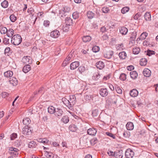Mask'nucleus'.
<instances>
[{
	"instance_id": "nucleus-2",
	"label": "nucleus",
	"mask_w": 158,
	"mask_h": 158,
	"mask_svg": "<svg viewBox=\"0 0 158 158\" xmlns=\"http://www.w3.org/2000/svg\"><path fill=\"white\" fill-rule=\"evenodd\" d=\"M123 155L119 152H113L112 151H109V158H122Z\"/></svg>"
},
{
	"instance_id": "nucleus-55",
	"label": "nucleus",
	"mask_w": 158,
	"mask_h": 158,
	"mask_svg": "<svg viewBox=\"0 0 158 158\" xmlns=\"http://www.w3.org/2000/svg\"><path fill=\"white\" fill-rule=\"evenodd\" d=\"M155 52L153 51H151L150 50H148L147 51V55L150 56L152 55L155 54Z\"/></svg>"
},
{
	"instance_id": "nucleus-36",
	"label": "nucleus",
	"mask_w": 158,
	"mask_h": 158,
	"mask_svg": "<svg viewBox=\"0 0 158 158\" xmlns=\"http://www.w3.org/2000/svg\"><path fill=\"white\" fill-rule=\"evenodd\" d=\"M87 15L88 18L92 19L94 17V14L92 11H89L87 12Z\"/></svg>"
},
{
	"instance_id": "nucleus-14",
	"label": "nucleus",
	"mask_w": 158,
	"mask_h": 158,
	"mask_svg": "<svg viewBox=\"0 0 158 158\" xmlns=\"http://www.w3.org/2000/svg\"><path fill=\"white\" fill-rule=\"evenodd\" d=\"M89 141V139L88 138L87 135H84L80 139V142L83 144H86Z\"/></svg>"
},
{
	"instance_id": "nucleus-28",
	"label": "nucleus",
	"mask_w": 158,
	"mask_h": 158,
	"mask_svg": "<svg viewBox=\"0 0 158 158\" xmlns=\"http://www.w3.org/2000/svg\"><path fill=\"white\" fill-rule=\"evenodd\" d=\"M13 75V73L10 71H8L4 73V75L5 77H11Z\"/></svg>"
},
{
	"instance_id": "nucleus-60",
	"label": "nucleus",
	"mask_w": 158,
	"mask_h": 158,
	"mask_svg": "<svg viewBox=\"0 0 158 158\" xmlns=\"http://www.w3.org/2000/svg\"><path fill=\"white\" fill-rule=\"evenodd\" d=\"M9 39L5 38L3 40V43L5 44H9Z\"/></svg>"
},
{
	"instance_id": "nucleus-37",
	"label": "nucleus",
	"mask_w": 158,
	"mask_h": 158,
	"mask_svg": "<svg viewBox=\"0 0 158 158\" xmlns=\"http://www.w3.org/2000/svg\"><path fill=\"white\" fill-rule=\"evenodd\" d=\"M69 129L71 131L74 132L77 130V128L75 125L72 124L69 127Z\"/></svg>"
},
{
	"instance_id": "nucleus-12",
	"label": "nucleus",
	"mask_w": 158,
	"mask_h": 158,
	"mask_svg": "<svg viewBox=\"0 0 158 158\" xmlns=\"http://www.w3.org/2000/svg\"><path fill=\"white\" fill-rule=\"evenodd\" d=\"M151 71L147 68L145 69L143 71V75L145 77H149L151 76Z\"/></svg>"
},
{
	"instance_id": "nucleus-27",
	"label": "nucleus",
	"mask_w": 158,
	"mask_h": 158,
	"mask_svg": "<svg viewBox=\"0 0 158 158\" xmlns=\"http://www.w3.org/2000/svg\"><path fill=\"white\" fill-rule=\"evenodd\" d=\"M48 111L50 114H54L56 109L52 106H50L48 108Z\"/></svg>"
},
{
	"instance_id": "nucleus-62",
	"label": "nucleus",
	"mask_w": 158,
	"mask_h": 158,
	"mask_svg": "<svg viewBox=\"0 0 158 158\" xmlns=\"http://www.w3.org/2000/svg\"><path fill=\"white\" fill-rule=\"evenodd\" d=\"M15 144L17 145L18 146H20L22 141L20 140H17L15 142Z\"/></svg>"
},
{
	"instance_id": "nucleus-10",
	"label": "nucleus",
	"mask_w": 158,
	"mask_h": 158,
	"mask_svg": "<svg viewBox=\"0 0 158 158\" xmlns=\"http://www.w3.org/2000/svg\"><path fill=\"white\" fill-rule=\"evenodd\" d=\"M9 82L10 84L13 86H15L18 84V81L16 78L15 77H12L10 78Z\"/></svg>"
},
{
	"instance_id": "nucleus-22",
	"label": "nucleus",
	"mask_w": 158,
	"mask_h": 158,
	"mask_svg": "<svg viewBox=\"0 0 158 158\" xmlns=\"http://www.w3.org/2000/svg\"><path fill=\"white\" fill-rule=\"evenodd\" d=\"M144 17L146 21H150L151 20V16L150 12H146L144 15Z\"/></svg>"
},
{
	"instance_id": "nucleus-30",
	"label": "nucleus",
	"mask_w": 158,
	"mask_h": 158,
	"mask_svg": "<svg viewBox=\"0 0 158 158\" xmlns=\"http://www.w3.org/2000/svg\"><path fill=\"white\" fill-rule=\"evenodd\" d=\"M118 56L120 59H123L126 58L127 54L125 52H122L119 53Z\"/></svg>"
},
{
	"instance_id": "nucleus-50",
	"label": "nucleus",
	"mask_w": 158,
	"mask_h": 158,
	"mask_svg": "<svg viewBox=\"0 0 158 158\" xmlns=\"http://www.w3.org/2000/svg\"><path fill=\"white\" fill-rule=\"evenodd\" d=\"M72 16L74 19H76L79 17V14L77 12H74Z\"/></svg>"
},
{
	"instance_id": "nucleus-19",
	"label": "nucleus",
	"mask_w": 158,
	"mask_h": 158,
	"mask_svg": "<svg viewBox=\"0 0 158 158\" xmlns=\"http://www.w3.org/2000/svg\"><path fill=\"white\" fill-rule=\"evenodd\" d=\"M126 127L127 130H131L133 129L134 126L132 123L129 122L127 123L126 125Z\"/></svg>"
},
{
	"instance_id": "nucleus-23",
	"label": "nucleus",
	"mask_w": 158,
	"mask_h": 158,
	"mask_svg": "<svg viewBox=\"0 0 158 158\" xmlns=\"http://www.w3.org/2000/svg\"><path fill=\"white\" fill-rule=\"evenodd\" d=\"M31 69L30 66L29 64H27L24 66L23 68V71L25 73L28 72Z\"/></svg>"
},
{
	"instance_id": "nucleus-58",
	"label": "nucleus",
	"mask_w": 158,
	"mask_h": 158,
	"mask_svg": "<svg viewBox=\"0 0 158 158\" xmlns=\"http://www.w3.org/2000/svg\"><path fill=\"white\" fill-rule=\"evenodd\" d=\"M69 61L65 59L63 61L62 63V65L63 66H66L67 64H69Z\"/></svg>"
},
{
	"instance_id": "nucleus-56",
	"label": "nucleus",
	"mask_w": 158,
	"mask_h": 158,
	"mask_svg": "<svg viewBox=\"0 0 158 158\" xmlns=\"http://www.w3.org/2000/svg\"><path fill=\"white\" fill-rule=\"evenodd\" d=\"M67 26L66 25L65 26H63L62 30L64 31L67 32L69 30V27Z\"/></svg>"
},
{
	"instance_id": "nucleus-35",
	"label": "nucleus",
	"mask_w": 158,
	"mask_h": 158,
	"mask_svg": "<svg viewBox=\"0 0 158 158\" xmlns=\"http://www.w3.org/2000/svg\"><path fill=\"white\" fill-rule=\"evenodd\" d=\"M147 60L145 58H142L140 61V64L141 66H145L147 64Z\"/></svg>"
},
{
	"instance_id": "nucleus-49",
	"label": "nucleus",
	"mask_w": 158,
	"mask_h": 158,
	"mask_svg": "<svg viewBox=\"0 0 158 158\" xmlns=\"http://www.w3.org/2000/svg\"><path fill=\"white\" fill-rule=\"evenodd\" d=\"M92 51L94 52H97L99 50V48L98 46H94L92 49Z\"/></svg>"
},
{
	"instance_id": "nucleus-48",
	"label": "nucleus",
	"mask_w": 158,
	"mask_h": 158,
	"mask_svg": "<svg viewBox=\"0 0 158 158\" xmlns=\"http://www.w3.org/2000/svg\"><path fill=\"white\" fill-rule=\"evenodd\" d=\"M120 80L122 81H124L126 79V75L124 73L121 74L119 77Z\"/></svg>"
},
{
	"instance_id": "nucleus-54",
	"label": "nucleus",
	"mask_w": 158,
	"mask_h": 158,
	"mask_svg": "<svg viewBox=\"0 0 158 158\" xmlns=\"http://www.w3.org/2000/svg\"><path fill=\"white\" fill-rule=\"evenodd\" d=\"M136 32L135 31H134L132 33L131 36V38L133 40H134L136 38Z\"/></svg>"
},
{
	"instance_id": "nucleus-18",
	"label": "nucleus",
	"mask_w": 158,
	"mask_h": 158,
	"mask_svg": "<svg viewBox=\"0 0 158 158\" xmlns=\"http://www.w3.org/2000/svg\"><path fill=\"white\" fill-rule=\"evenodd\" d=\"M96 66L97 68L101 69L103 68L105 65L103 62L101 61H99L97 62L96 64Z\"/></svg>"
},
{
	"instance_id": "nucleus-13",
	"label": "nucleus",
	"mask_w": 158,
	"mask_h": 158,
	"mask_svg": "<svg viewBox=\"0 0 158 158\" xmlns=\"http://www.w3.org/2000/svg\"><path fill=\"white\" fill-rule=\"evenodd\" d=\"M63 112V111L62 109H61L59 107L56 109L54 114L55 116H60L62 115Z\"/></svg>"
},
{
	"instance_id": "nucleus-7",
	"label": "nucleus",
	"mask_w": 158,
	"mask_h": 158,
	"mask_svg": "<svg viewBox=\"0 0 158 158\" xmlns=\"http://www.w3.org/2000/svg\"><path fill=\"white\" fill-rule=\"evenodd\" d=\"M28 126H25L23 129L22 133L24 135H29L31 133V130Z\"/></svg>"
},
{
	"instance_id": "nucleus-52",
	"label": "nucleus",
	"mask_w": 158,
	"mask_h": 158,
	"mask_svg": "<svg viewBox=\"0 0 158 158\" xmlns=\"http://www.w3.org/2000/svg\"><path fill=\"white\" fill-rule=\"evenodd\" d=\"M141 15L140 13H138L134 16V18L135 20H138Z\"/></svg>"
},
{
	"instance_id": "nucleus-61",
	"label": "nucleus",
	"mask_w": 158,
	"mask_h": 158,
	"mask_svg": "<svg viewBox=\"0 0 158 158\" xmlns=\"http://www.w3.org/2000/svg\"><path fill=\"white\" fill-rule=\"evenodd\" d=\"M9 95V94L6 92H3L2 93V96L3 98H5L6 97H7Z\"/></svg>"
},
{
	"instance_id": "nucleus-16",
	"label": "nucleus",
	"mask_w": 158,
	"mask_h": 158,
	"mask_svg": "<svg viewBox=\"0 0 158 158\" xmlns=\"http://www.w3.org/2000/svg\"><path fill=\"white\" fill-rule=\"evenodd\" d=\"M130 94L132 97H135L138 95V92L136 89H134L130 91Z\"/></svg>"
},
{
	"instance_id": "nucleus-17",
	"label": "nucleus",
	"mask_w": 158,
	"mask_h": 158,
	"mask_svg": "<svg viewBox=\"0 0 158 158\" xmlns=\"http://www.w3.org/2000/svg\"><path fill=\"white\" fill-rule=\"evenodd\" d=\"M69 100L70 103H71L72 106L75 104L76 98L75 95L70 96Z\"/></svg>"
},
{
	"instance_id": "nucleus-40",
	"label": "nucleus",
	"mask_w": 158,
	"mask_h": 158,
	"mask_svg": "<svg viewBox=\"0 0 158 158\" xmlns=\"http://www.w3.org/2000/svg\"><path fill=\"white\" fill-rule=\"evenodd\" d=\"M47 156L48 158H57V156L55 155L51 152H47Z\"/></svg>"
},
{
	"instance_id": "nucleus-5",
	"label": "nucleus",
	"mask_w": 158,
	"mask_h": 158,
	"mask_svg": "<svg viewBox=\"0 0 158 158\" xmlns=\"http://www.w3.org/2000/svg\"><path fill=\"white\" fill-rule=\"evenodd\" d=\"M63 103L68 107L70 110L73 109V106L71 103H70L69 100H68L65 98H63L62 99Z\"/></svg>"
},
{
	"instance_id": "nucleus-24",
	"label": "nucleus",
	"mask_w": 158,
	"mask_h": 158,
	"mask_svg": "<svg viewBox=\"0 0 158 158\" xmlns=\"http://www.w3.org/2000/svg\"><path fill=\"white\" fill-rule=\"evenodd\" d=\"M65 23L66 25H71L73 24L72 20L69 17H67L65 19Z\"/></svg>"
},
{
	"instance_id": "nucleus-3",
	"label": "nucleus",
	"mask_w": 158,
	"mask_h": 158,
	"mask_svg": "<svg viewBox=\"0 0 158 158\" xmlns=\"http://www.w3.org/2000/svg\"><path fill=\"white\" fill-rule=\"evenodd\" d=\"M9 153L11 155V156H14L15 157L17 156L18 155V149L16 148L11 147L9 148Z\"/></svg>"
},
{
	"instance_id": "nucleus-38",
	"label": "nucleus",
	"mask_w": 158,
	"mask_h": 158,
	"mask_svg": "<svg viewBox=\"0 0 158 158\" xmlns=\"http://www.w3.org/2000/svg\"><path fill=\"white\" fill-rule=\"evenodd\" d=\"M1 5L3 8H6L8 6V2L6 0H4L1 3Z\"/></svg>"
},
{
	"instance_id": "nucleus-8",
	"label": "nucleus",
	"mask_w": 158,
	"mask_h": 158,
	"mask_svg": "<svg viewBox=\"0 0 158 158\" xmlns=\"http://www.w3.org/2000/svg\"><path fill=\"white\" fill-rule=\"evenodd\" d=\"M60 35V32L57 30H55L52 31L50 33V36L54 38L58 37Z\"/></svg>"
},
{
	"instance_id": "nucleus-39",
	"label": "nucleus",
	"mask_w": 158,
	"mask_h": 158,
	"mask_svg": "<svg viewBox=\"0 0 158 158\" xmlns=\"http://www.w3.org/2000/svg\"><path fill=\"white\" fill-rule=\"evenodd\" d=\"M148 34L146 32L143 33L140 37V40H143L145 39L148 36Z\"/></svg>"
},
{
	"instance_id": "nucleus-6",
	"label": "nucleus",
	"mask_w": 158,
	"mask_h": 158,
	"mask_svg": "<svg viewBox=\"0 0 158 158\" xmlns=\"http://www.w3.org/2000/svg\"><path fill=\"white\" fill-rule=\"evenodd\" d=\"M134 155L133 151L130 149H127L125 152V156L127 158H132Z\"/></svg>"
},
{
	"instance_id": "nucleus-33",
	"label": "nucleus",
	"mask_w": 158,
	"mask_h": 158,
	"mask_svg": "<svg viewBox=\"0 0 158 158\" xmlns=\"http://www.w3.org/2000/svg\"><path fill=\"white\" fill-rule=\"evenodd\" d=\"M61 121L64 123H67L69 122V118L67 116H63L61 119Z\"/></svg>"
},
{
	"instance_id": "nucleus-29",
	"label": "nucleus",
	"mask_w": 158,
	"mask_h": 158,
	"mask_svg": "<svg viewBox=\"0 0 158 158\" xmlns=\"http://www.w3.org/2000/svg\"><path fill=\"white\" fill-rule=\"evenodd\" d=\"M37 144L35 142L31 141L28 144V147L31 148H35L36 147Z\"/></svg>"
},
{
	"instance_id": "nucleus-15",
	"label": "nucleus",
	"mask_w": 158,
	"mask_h": 158,
	"mask_svg": "<svg viewBox=\"0 0 158 158\" xmlns=\"http://www.w3.org/2000/svg\"><path fill=\"white\" fill-rule=\"evenodd\" d=\"M108 94L107 90L106 88L101 89L100 91V94L103 97L106 96Z\"/></svg>"
},
{
	"instance_id": "nucleus-32",
	"label": "nucleus",
	"mask_w": 158,
	"mask_h": 158,
	"mask_svg": "<svg viewBox=\"0 0 158 158\" xmlns=\"http://www.w3.org/2000/svg\"><path fill=\"white\" fill-rule=\"evenodd\" d=\"M130 135V132L128 131H124L123 133V136L125 139L129 138Z\"/></svg>"
},
{
	"instance_id": "nucleus-4",
	"label": "nucleus",
	"mask_w": 158,
	"mask_h": 158,
	"mask_svg": "<svg viewBox=\"0 0 158 158\" xmlns=\"http://www.w3.org/2000/svg\"><path fill=\"white\" fill-rule=\"evenodd\" d=\"M32 59L30 56H24L22 59V61L24 64H31L32 62Z\"/></svg>"
},
{
	"instance_id": "nucleus-20",
	"label": "nucleus",
	"mask_w": 158,
	"mask_h": 158,
	"mask_svg": "<svg viewBox=\"0 0 158 158\" xmlns=\"http://www.w3.org/2000/svg\"><path fill=\"white\" fill-rule=\"evenodd\" d=\"M119 31L120 33L122 35H125L128 32V29L126 27H123L120 29Z\"/></svg>"
},
{
	"instance_id": "nucleus-41",
	"label": "nucleus",
	"mask_w": 158,
	"mask_h": 158,
	"mask_svg": "<svg viewBox=\"0 0 158 158\" xmlns=\"http://www.w3.org/2000/svg\"><path fill=\"white\" fill-rule=\"evenodd\" d=\"M129 10V8L128 7H125L122 8L121 12L123 14H125L128 12Z\"/></svg>"
},
{
	"instance_id": "nucleus-11",
	"label": "nucleus",
	"mask_w": 158,
	"mask_h": 158,
	"mask_svg": "<svg viewBox=\"0 0 158 158\" xmlns=\"http://www.w3.org/2000/svg\"><path fill=\"white\" fill-rule=\"evenodd\" d=\"M87 132L90 135H94L97 133V131L94 128H90L88 130Z\"/></svg>"
},
{
	"instance_id": "nucleus-44",
	"label": "nucleus",
	"mask_w": 158,
	"mask_h": 158,
	"mask_svg": "<svg viewBox=\"0 0 158 158\" xmlns=\"http://www.w3.org/2000/svg\"><path fill=\"white\" fill-rule=\"evenodd\" d=\"M78 70L82 74L85 71V68L84 66H80L78 68Z\"/></svg>"
},
{
	"instance_id": "nucleus-31",
	"label": "nucleus",
	"mask_w": 158,
	"mask_h": 158,
	"mask_svg": "<svg viewBox=\"0 0 158 158\" xmlns=\"http://www.w3.org/2000/svg\"><path fill=\"white\" fill-rule=\"evenodd\" d=\"M91 39V37L88 35L84 36L82 38V40L83 41L85 42H89L90 41Z\"/></svg>"
},
{
	"instance_id": "nucleus-26",
	"label": "nucleus",
	"mask_w": 158,
	"mask_h": 158,
	"mask_svg": "<svg viewBox=\"0 0 158 158\" xmlns=\"http://www.w3.org/2000/svg\"><path fill=\"white\" fill-rule=\"evenodd\" d=\"M14 31L12 29H10L8 30L6 33V35L8 37H11L14 34Z\"/></svg>"
},
{
	"instance_id": "nucleus-59",
	"label": "nucleus",
	"mask_w": 158,
	"mask_h": 158,
	"mask_svg": "<svg viewBox=\"0 0 158 158\" xmlns=\"http://www.w3.org/2000/svg\"><path fill=\"white\" fill-rule=\"evenodd\" d=\"M102 11L104 13H107L109 11V8L108 7H103L102 9Z\"/></svg>"
},
{
	"instance_id": "nucleus-53",
	"label": "nucleus",
	"mask_w": 158,
	"mask_h": 158,
	"mask_svg": "<svg viewBox=\"0 0 158 158\" xmlns=\"http://www.w3.org/2000/svg\"><path fill=\"white\" fill-rule=\"evenodd\" d=\"M84 98L86 102H88L91 99V96L90 95H86L85 96Z\"/></svg>"
},
{
	"instance_id": "nucleus-42",
	"label": "nucleus",
	"mask_w": 158,
	"mask_h": 158,
	"mask_svg": "<svg viewBox=\"0 0 158 158\" xmlns=\"http://www.w3.org/2000/svg\"><path fill=\"white\" fill-rule=\"evenodd\" d=\"M100 77V75L98 73H95L94 75L92 77V79L94 80H97Z\"/></svg>"
},
{
	"instance_id": "nucleus-25",
	"label": "nucleus",
	"mask_w": 158,
	"mask_h": 158,
	"mask_svg": "<svg viewBox=\"0 0 158 158\" xmlns=\"http://www.w3.org/2000/svg\"><path fill=\"white\" fill-rule=\"evenodd\" d=\"M131 77L133 79H136L138 76V73L135 71H131L130 73Z\"/></svg>"
},
{
	"instance_id": "nucleus-63",
	"label": "nucleus",
	"mask_w": 158,
	"mask_h": 158,
	"mask_svg": "<svg viewBox=\"0 0 158 158\" xmlns=\"http://www.w3.org/2000/svg\"><path fill=\"white\" fill-rule=\"evenodd\" d=\"M108 29H106V27H102L100 29V31L101 32H104L107 31V30Z\"/></svg>"
},
{
	"instance_id": "nucleus-47",
	"label": "nucleus",
	"mask_w": 158,
	"mask_h": 158,
	"mask_svg": "<svg viewBox=\"0 0 158 158\" xmlns=\"http://www.w3.org/2000/svg\"><path fill=\"white\" fill-rule=\"evenodd\" d=\"M59 15L61 17H63L64 16H65L66 14L62 8L59 11Z\"/></svg>"
},
{
	"instance_id": "nucleus-43",
	"label": "nucleus",
	"mask_w": 158,
	"mask_h": 158,
	"mask_svg": "<svg viewBox=\"0 0 158 158\" xmlns=\"http://www.w3.org/2000/svg\"><path fill=\"white\" fill-rule=\"evenodd\" d=\"M7 31V29L6 27H2L0 31L2 34H4L6 33Z\"/></svg>"
},
{
	"instance_id": "nucleus-45",
	"label": "nucleus",
	"mask_w": 158,
	"mask_h": 158,
	"mask_svg": "<svg viewBox=\"0 0 158 158\" xmlns=\"http://www.w3.org/2000/svg\"><path fill=\"white\" fill-rule=\"evenodd\" d=\"M11 21L12 22H15L17 19V18L14 15H11L10 17Z\"/></svg>"
},
{
	"instance_id": "nucleus-64",
	"label": "nucleus",
	"mask_w": 158,
	"mask_h": 158,
	"mask_svg": "<svg viewBox=\"0 0 158 158\" xmlns=\"http://www.w3.org/2000/svg\"><path fill=\"white\" fill-rule=\"evenodd\" d=\"M49 142L48 140L47 139L45 138L43 139L42 140V142L41 143H47Z\"/></svg>"
},
{
	"instance_id": "nucleus-46",
	"label": "nucleus",
	"mask_w": 158,
	"mask_h": 158,
	"mask_svg": "<svg viewBox=\"0 0 158 158\" xmlns=\"http://www.w3.org/2000/svg\"><path fill=\"white\" fill-rule=\"evenodd\" d=\"M98 114V110L96 109L93 110L92 112V114L93 117H96Z\"/></svg>"
},
{
	"instance_id": "nucleus-57",
	"label": "nucleus",
	"mask_w": 158,
	"mask_h": 158,
	"mask_svg": "<svg viewBox=\"0 0 158 158\" xmlns=\"http://www.w3.org/2000/svg\"><path fill=\"white\" fill-rule=\"evenodd\" d=\"M17 137V135L16 133H13L10 135V138L11 140H14Z\"/></svg>"
},
{
	"instance_id": "nucleus-21",
	"label": "nucleus",
	"mask_w": 158,
	"mask_h": 158,
	"mask_svg": "<svg viewBox=\"0 0 158 158\" xmlns=\"http://www.w3.org/2000/svg\"><path fill=\"white\" fill-rule=\"evenodd\" d=\"M31 120L28 118H25L23 119V124L26 126H28V125L30 123Z\"/></svg>"
},
{
	"instance_id": "nucleus-34",
	"label": "nucleus",
	"mask_w": 158,
	"mask_h": 158,
	"mask_svg": "<svg viewBox=\"0 0 158 158\" xmlns=\"http://www.w3.org/2000/svg\"><path fill=\"white\" fill-rule=\"evenodd\" d=\"M140 49L138 47H136L133 48V53L134 54H137L140 52Z\"/></svg>"
},
{
	"instance_id": "nucleus-51",
	"label": "nucleus",
	"mask_w": 158,
	"mask_h": 158,
	"mask_svg": "<svg viewBox=\"0 0 158 158\" xmlns=\"http://www.w3.org/2000/svg\"><path fill=\"white\" fill-rule=\"evenodd\" d=\"M62 9L65 14L66 13L69 12L70 10V8L67 6L63 7Z\"/></svg>"
},
{
	"instance_id": "nucleus-1",
	"label": "nucleus",
	"mask_w": 158,
	"mask_h": 158,
	"mask_svg": "<svg viewBox=\"0 0 158 158\" xmlns=\"http://www.w3.org/2000/svg\"><path fill=\"white\" fill-rule=\"evenodd\" d=\"M22 41L21 36L19 34L14 35L11 38V43L15 45H18L21 43Z\"/></svg>"
},
{
	"instance_id": "nucleus-9",
	"label": "nucleus",
	"mask_w": 158,
	"mask_h": 158,
	"mask_svg": "<svg viewBox=\"0 0 158 158\" xmlns=\"http://www.w3.org/2000/svg\"><path fill=\"white\" fill-rule=\"evenodd\" d=\"M79 65L78 61H75L72 63L70 65V68L71 70H74L78 67Z\"/></svg>"
}]
</instances>
